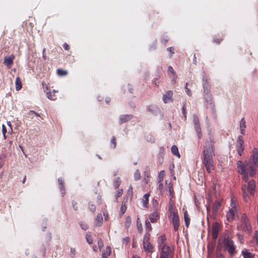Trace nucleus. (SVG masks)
Here are the masks:
<instances>
[{
    "label": "nucleus",
    "mask_w": 258,
    "mask_h": 258,
    "mask_svg": "<svg viewBox=\"0 0 258 258\" xmlns=\"http://www.w3.org/2000/svg\"><path fill=\"white\" fill-rule=\"evenodd\" d=\"M214 142L213 139L210 137V143L207 142L204 147L202 163L206 168V171L211 173L214 170L213 156H214Z\"/></svg>",
    "instance_id": "nucleus-1"
},
{
    "label": "nucleus",
    "mask_w": 258,
    "mask_h": 258,
    "mask_svg": "<svg viewBox=\"0 0 258 258\" xmlns=\"http://www.w3.org/2000/svg\"><path fill=\"white\" fill-rule=\"evenodd\" d=\"M237 167L238 172L242 175V179L246 182L248 181V175L253 177L255 174L256 169L253 165L248 164L245 165L240 160L237 161Z\"/></svg>",
    "instance_id": "nucleus-2"
},
{
    "label": "nucleus",
    "mask_w": 258,
    "mask_h": 258,
    "mask_svg": "<svg viewBox=\"0 0 258 258\" xmlns=\"http://www.w3.org/2000/svg\"><path fill=\"white\" fill-rule=\"evenodd\" d=\"M224 250L227 251L230 256H234L237 252L236 246L234 244V241L229 236L224 237L221 243Z\"/></svg>",
    "instance_id": "nucleus-3"
},
{
    "label": "nucleus",
    "mask_w": 258,
    "mask_h": 258,
    "mask_svg": "<svg viewBox=\"0 0 258 258\" xmlns=\"http://www.w3.org/2000/svg\"><path fill=\"white\" fill-rule=\"evenodd\" d=\"M168 217L173 225L174 231H178L179 226V219L177 210L175 209L173 205L171 202H170L169 204Z\"/></svg>",
    "instance_id": "nucleus-4"
},
{
    "label": "nucleus",
    "mask_w": 258,
    "mask_h": 258,
    "mask_svg": "<svg viewBox=\"0 0 258 258\" xmlns=\"http://www.w3.org/2000/svg\"><path fill=\"white\" fill-rule=\"evenodd\" d=\"M255 182L253 179L250 180L247 184L242 186L243 198L245 201L247 202L249 199L248 194L253 195L255 191Z\"/></svg>",
    "instance_id": "nucleus-5"
},
{
    "label": "nucleus",
    "mask_w": 258,
    "mask_h": 258,
    "mask_svg": "<svg viewBox=\"0 0 258 258\" xmlns=\"http://www.w3.org/2000/svg\"><path fill=\"white\" fill-rule=\"evenodd\" d=\"M240 224L237 225V229L246 232L250 234L251 232V227L248 218L246 214L243 213L240 219Z\"/></svg>",
    "instance_id": "nucleus-6"
},
{
    "label": "nucleus",
    "mask_w": 258,
    "mask_h": 258,
    "mask_svg": "<svg viewBox=\"0 0 258 258\" xmlns=\"http://www.w3.org/2000/svg\"><path fill=\"white\" fill-rule=\"evenodd\" d=\"M237 213V204L234 198H232L231 200L230 208L226 213L227 220L229 222L233 221L235 216Z\"/></svg>",
    "instance_id": "nucleus-7"
},
{
    "label": "nucleus",
    "mask_w": 258,
    "mask_h": 258,
    "mask_svg": "<svg viewBox=\"0 0 258 258\" xmlns=\"http://www.w3.org/2000/svg\"><path fill=\"white\" fill-rule=\"evenodd\" d=\"M205 104L207 109L214 113L215 111V104L212 95L211 93H207L204 95Z\"/></svg>",
    "instance_id": "nucleus-8"
},
{
    "label": "nucleus",
    "mask_w": 258,
    "mask_h": 258,
    "mask_svg": "<svg viewBox=\"0 0 258 258\" xmlns=\"http://www.w3.org/2000/svg\"><path fill=\"white\" fill-rule=\"evenodd\" d=\"M160 258H169L170 255L173 256V250L170 246H164L161 249H159Z\"/></svg>",
    "instance_id": "nucleus-9"
},
{
    "label": "nucleus",
    "mask_w": 258,
    "mask_h": 258,
    "mask_svg": "<svg viewBox=\"0 0 258 258\" xmlns=\"http://www.w3.org/2000/svg\"><path fill=\"white\" fill-rule=\"evenodd\" d=\"M193 121L194 123L195 129L197 133V135L199 139L202 138V133L200 125V122L198 116L196 114L193 115Z\"/></svg>",
    "instance_id": "nucleus-10"
},
{
    "label": "nucleus",
    "mask_w": 258,
    "mask_h": 258,
    "mask_svg": "<svg viewBox=\"0 0 258 258\" xmlns=\"http://www.w3.org/2000/svg\"><path fill=\"white\" fill-rule=\"evenodd\" d=\"M244 139L242 136H239L236 141V149L237 153L241 156L244 150Z\"/></svg>",
    "instance_id": "nucleus-11"
},
{
    "label": "nucleus",
    "mask_w": 258,
    "mask_h": 258,
    "mask_svg": "<svg viewBox=\"0 0 258 258\" xmlns=\"http://www.w3.org/2000/svg\"><path fill=\"white\" fill-rule=\"evenodd\" d=\"M220 225L217 223H214L212 226V236L214 240H216L218 236Z\"/></svg>",
    "instance_id": "nucleus-12"
},
{
    "label": "nucleus",
    "mask_w": 258,
    "mask_h": 258,
    "mask_svg": "<svg viewBox=\"0 0 258 258\" xmlns=\"http://www.w3.org/2000/svg\"><path fill=\"white\" fill-rule=\"evenodd\" d=\"M221 207V203L219 201H215L212 206V215L215 218L217 215V213Z\"/></svg>",
    "instance_id": "nucleus-13"
},
{
    "label": "nucleus",
    "mask_w": 258,
    "mask_h": 258,
    "mask_svg": "<svg viewBox=\"0 0 258 258\" xmlns=\"http://www.w3.org/2000/svg\"><path fill=\"white\" fill-rule=\"evenodd\" d=\"M173 92L172 91H168L163 96V101L165 103H167L172 101Z\"/></svg>",
    "instance_id": "nucleus-14"
},
{
    "label": "nucleus",
    "mask_w": 258,
    "mask_h": 258,
    "mask_svg": "<svg viewBox=\"0 0 258 258\" xmlns=\"http://www.w3.org/2000/svg\"><path fill=\"white\" fill-rule=\"evenodd\" d=\"M166 237L165 235H162L158 238V243L159 249H161L165 246H168L166 243Z\"/></svg>",
    "instance_id": "nucleus-15"
},
{
    "label": "nucleus",
    "mask_w": 258,
    "mask_h": 258,
    "mask_svg": "<svg viewBox=\"0 0 258 258\" xmlns=\"http://www.w3.org/2000/svg\"><path fill=\"white\" fill-rule=\"evenodd\" d=\"M167 71L169 77L171 78L172 81L175 83L177 78V76L173 68L171 66L168 67Z\"/></svg>",
    "instance_id": "nucleus-16"
},
{
    "label": "nucleus",
    "mask_w": 258,
    "mask_h": 258,
    "mask_svg": "<svg viewBox=\"0 0 258 258\" xmlns=\"http://www.w3.org/2000/svg\"><path fill=\"white\" fill-rule=\"evenodd\" d=\"M14 55L12 54L9 57H5L4 58V63L7 67H11L13 63V60L14 59Z\"/></svg>",
    "instance_id": "nucleus-17"
},
{
    "label": "nucleus",
    "mask_w": 258,
    "mask_h": 258,
    "mask_svg": "<svg viewBox=\"0 0 258 258\" xmlns=\"http://www.w3.org/2000/svg\"><path fill=\"white\" fill-rule=\"evenodd\" d=\"M251 157L254 165H258V149L257 148H254L253 149Z\"/></svg>",
    "instance_id": "nucleus-18"
},
{
    "label": "nucleus",
    "mask_w": 258,
    "mask_h": 258,
    "mask_svg": "<svg viewBox=\"0 0 258 258\" xmlns=\"http://www.w3.org/2000/svg\"><path fill=\"white\" fill-rule=\"evenodd\" d=\"M241 254L243 258H254L255 254L250 252L248 249H244L242 250Z\"/></svg>",
    "instance_id": "nucleus-19"
},
{
    "label": "nucleus",
    "mask_w": 258,
    "mask_h": 258,
    "mask_svg": "<svg viewBox=\"0 0 258 258\" xmlns=\"http://www.w3.org/2000/svg\"><path fill=\"white\" fill-rule=\"evenodd\" d=\"M150 196L149 192H148L145 194L142 199V203L143 204V206L144 208H148V202H149V198Z\"/></svg>",
    "instance_id": "nucleus-20"
},
{
    "label": "nucleus",
    "mask_w": 258,
    "mask_h": 258,
    "mask_svg": "<svg viewBox=\"0 0 258 258\" xmlns=\"http://www.w3.org/2000/svg\"><path fill=\"white\" fill-rule=\"evenodd\" d=\"M111 254V248L109 246H107L104 249L102 250V258H108Z\"/></svg>",
    "instance_id": "nucleus-21"
},
{
    "label": "nucleus",
    "mask_w": 258,
    "mask_h": 258,
    "mask_svg": "<svg viewBox=\"0 0 258 258\" xmlns=\"http://www.w3.org/2000/svg\"><path fill=\"white\" fill-rule=\"evenodd\" d=\"M143 247L145 251L152 252L153 249V245L150 243L149 241L143 243Z\"/></svg>",
    "instance_id": "nucleus-22"
},
{
    "label": "nucleus",
    "mask_w": 258,
    "mask_h": 258,
    "mask_svg": "<svg viewBox=\"0 0 258 258\" xmlns=\"http://www.w3.org/2000/svg\"><path fill=\"white\" fill-rule=\"evenodd\" d=\"M150 220L152 223H155L159 219V215L157 212H153L150 216Z\"/></svg>",
    "instance_id": "nucleus-23"
},
{
    "label": "nucleus",
    "mask_w": 258,
    "mask_h": 258,
    "mask_svg": "<svg viewBox=\"0 0 258 258\" xmlns=\"http://www.w3.org/2000/svg\"><path fill=\"white\" fill-rule=\"evenodd\" d=\"M132 118H133V116L131 115H128V114L122 115L120 116V123L125 122L130 120V119H131Z\"/></svg>",
    "instance_id": "nucleus-24"
},
{
    "label": "nucleus",
    "mask_w": 258,
    "mask_h": 258,
    "mask_svg": "<svg viewBox=\"0 0 258 258\" xmlns=\"http://www.w3.org/2000/svg\"><path fill=\"white\" fill-rule=\"evenodd\" d=\"M203 88H204V95L207 93H210V85L209 84L207 80H205L204 83H203Z\"/></svg>",
    "instance_id": "nucleus-25"
},
{
    "label": "nucleus",
    "mask_w": 258,
    "mask_h": 258,
    "mask_svg": "<svg viewBox=\"0 0 258 258\" xmlns=\"http://www.w3.org/2000/svg\"><path fill=\"white\" fill-rule=\"evenodd\" d=\"M16 89L19 91L22 87L21 80L19 77H17L15 81Z\"/></svg>",
    "instance_id": "nucleus-26"
},
{
    "label": "nucleus",
    "mask_w": 258,
    "mask_h": 258,
    "mask_svg": "<svg viewBox=\"0 0 258 258\" xmlns=\"http://www.w3.org/2000/svg\"><path fill=\"white\" fill-rule=\"evenodd\" d=\"M171 150L172 153L174 155L177 156L178 158H180V155L178 152V148L176 145H173L171 147Z\"/></svg>",
    "instance_id": "nucleus-27"
},
{
    "label": "nucleus",
    "mask_w": 258,
    "mask_h": 258,
    "mask_svg": "<svg viewBox=\"0 0 258 258\" xmlns=\"http://www.w3.org/2000/svg\"><path fill=\"white\" fill-rule=\"evenodd\" d=\"M103 221V217L101 213L98 214L95 219L96 225L98 226L101 225Z\"/></svg>",
    "instance_id": "nucleus-28"
},
{
    "label": "nucleus",
    "mask_w": 258,
    "mask_h": 258,
    "mask_svg": "<svg viewBox=\"0 0 258 258\" xmlns=\"http://www.w3.org/2000/svg\"><path fill=\"white\" fill-rule=\"evenodd\" d=\"M86 239L89 244H92L93 243V238L90 232H88L86 233Z\"/></svg>",
    "instance_id": "nucleus-29"
},
{
    "label": "nucleus",
    "mask_w": 258,
    "mask_h": 258,
    "mask_svg": "<svg viewBox=\"0 0 258 258\" xmlns=\"http://www.w3.org/2000/svg\"><path fill=\"white\" fill-rule=\"evenodd\" d=\"M184 219L186 227H188L190 224V218L188 212L186 211L184 212Z\"/></svg>",
    "instance_id": "nucleus-30"
},
{
    "label": "nucleus",
    "mask_w": 258,
    "mask_h": 258,
    "mask_svg": "<svg viewBox=\"0 0 258 258\" xmlns=\"http://www.w3.org/2000/svg\"><path fill=\"white\" fill-rule=\"evenodd\" d=\"M55 91L53 90V92H47L46 95L47 97L51 100H55L57 98L55 94Z\"/></svg>",
    "instance_id": "nucleus-31"
},
{
    "label": "nucleus",
    "mask_w": 258,
    "mask_h": 258,
    "mask_svg": "<svg viewBox=\"0 0 258 258\" xmlns=\"http://www.w3.org/2000/svg\"><path fill=\"white\" fill-rule=\"evenodd\" d=\"M121 183V179L120 177H117L113 182V186L115 188H118Z\"/></svg>",
    "instance_id": "nucleus-32"
},
{
    "label": "nucleus",
    "mask_w": 258,
    "mask_h": 258,
    "mask_svg": "<svg viewBox=\"0 0 258 258\" xmlns=\"http://www.w3.org/2000/svg\"><path fill=\"white\" fill-rule=\"evenodd\" d=\"M58 181L59 184V188L62 191H63L64 190V180L62 178H59Z\"/></svg>",
    "instance_id": "nucleus-33"
},
{
    "label": "nucleus",
    "mask_w": 258,
    "mask_h": 258,
    "mask_svg": "<svg viewBox=\"0 0 258 258\" xmlns=\"http://www.w3.org/2000/svg\"><path fill=\"white\" fill-rule=\"evenodd\" d=\"M57 74L59 76H64L68 74V72L66 70L58 69L57 70Z\"/></svg>",
    "instance_id": "nucleus-34"
},
{
    "label": "nucleus",
    "mask_w": 258,
    "mask_h": 258,
    "mask_svg": "<svg viewBox=\"0 0 258 258\" xmlns=\"http://www.w3.org/2000/svg\"><path fill=\"white\" fill-rule=\"evenodd\" d=\"M126 210V207L123 204V202H122L121 204V206L120 207V216H122L124 214Z\"/></svg>",
    "instance_id": "nucleus-35"
},
{
    "label": "nucleus",
    "mask_w": 258,
    "mask_h": 258,
    "mask_svg": "<svg viewBox=\"0 0 258 258\" xmlns=\"http://www.w3.org/2000/svg\"><path fill=\"white\" fill-rule=\"evenodd\" d=\"M116 146V138L114 136H113L111 140V148L114 149Z\"/></svg>",
    "instance_id": "nucleus-36"
},
{
    "label": "nucleus",
    "mask_w": 258,
    "mask_h": 258,
    "mask_svg": "<svg viewBox=\"0 0 258 258\" xmlns=\"http://www.w3.org/2000/svg\"><path fill=\"white\" fill-rule=\"evenodd\" d=\"M145 227H146V230L148 231H150L152 229V227L150 223V221H149L148 220H146L145 222Z\"/></svg>",
    "instance_id": "nucleus-37"
},
{
    "label": "nucleus",
    "mask_w": 258,
    "mask_h": 258,
    "mask_svg": "<svg viewBox=\"0 0 258 258\" xmlns=\"http://www.w3.org/2000/svg\"><path fill=\"white\" fill-rule=\"evenodd\" d=\"M164 175L165 173L164 170L161 171L160 172L158 175V179L159 182H161V181L163 180Z\"/></svg>",
    "instance_id": "nucleus-38"
},
{
    "label": "nucleus",
    "mask_w": 258,
    "mask_h": 258,
    "mask_svg": "<svg viewBox=\"0 0 258 258\" xmlns=\"http://www.w3.org/2000/svg\"><path fill=\"white\" fill-rule=\"evenodd\" d=\"M88 208L91 211L94 212L96 210V207L95 205L92 204V202H89L88 204Z\"/></svg>",
    "instance_id": "nucleus-39"
},
{
    "label": "nucleus",
    "mask_w": 258,
    "mask_h": 258,
    "mask_svg": "<svg viewBox=\"0 0 258 258\" xmlns=\"http://www.w3.org/2000/svg\"><path fill=\"white\" fill-rule=\"evenodd\" d=\"M134 178L136 180H138L141 178V174L139 170H136L134 174Z\"/></svg>",
    "instance_id": "nucleus-40"
},
{
    "label": "nucleus",
    "mask_w": 258,
    "mask_h": 258,
    "mask_svg": "<svg viewBox=\"0 0 258 258\" xmlns=\"http://www.w3.org/2000/svg\"><path fill=\"white\" fill-rule=\"evenodd\" d=\"M137 228H138V230L139 232L140 233H142L143 232L142 225L141 223L139 222L138 221V220L137 221Z\"/></svg>",
    "instance_id": "nucleus-41"
},
{
    "label": "nucleus",
    "mask_w": 258,
    "mask_h": 258,
    "mask_svg": "<svg viewBox=\"0 0 258 258\" xmlns=\"http://www.w3.org/2000/svg\"><path fill=\"white\" fill-rule=\"evenodd\" d=\"M150 236V234L148 232L146 233L145 234L144 239H143V243L147 242L149 241Z\"/></svg>",
    "instance_id": "nucleus-42"
},
{
    "label": "nucleus",
    "mask_w": 258,
    "mask_h": 258,
    "mask_svg": "<svg viewBox=\"0 0 258 258\" xmlns=\"http://www.w3.org/2000/svg\"><path fill=\"white\" fill-rule=\"evenodd\" d=\"M98 246L100 250L104 246L103 242L101 238L98 240Z\"/></svg>",
    "instance_id": "nucleus-43"
},
{
    "label": "nucleus",
    "mask_w": 258,
    "mask_h": 258,
    "mask_svg": "<svg viewBox=\"0 0 258 258\" xmlns=\"http://www.w3.org/2000/svg\"><path fill=\"white\" fill-rule=\"evenodd\" d=\"M76 255V249L75 248L71 247L70 249V256L74 258Z\"/></svg>",
    "instance_id": "nucleus-44"
},
{
    "label": "nucleus",
    "mask_w": 258,
    "mask_h": 258,
    "mask_svg": "<svg viewBox=\"0 0 258 258\" xmlns=\"http://www.w3.org/2000/svg\"><path fill=\"white\" fill-rule=\"evenodd\" d=\"M187 85H188V83H186L185 84V92H186V94L188 96H191L192 95V93L191 92V90L187 88Z\"/></svg>",
    "instance_id": "nucleus-45"
},
{
    "label": "nucleus",
    "mask_w": 258,
    "mask_h": 258,
    "mask_svg": "<svg viewBox=\"0 0 258 258\" xmlns=\"http://www.w3.org/2000/svg\"><path fill=\"white\" fill-rule=\"evenodd\" d=\"M122 194H123V189H118L116 193V199H117L118 197H120V196H121Z\"/></svg>",
    "instance_id": "nucleus-46"
},
{
    "label": "nucleus",
    "mask_w": 258,
    "mask_h": 258,
    "mask_svg": "<svg viewBox=\"0 0 258 258\" xmlns=\"http://www.w3.org/2000/svg\"><path fill=\"white\" fill-rule=\"evenodd\" d=\"M2 133H3V135L4 139H6V134L7 133V128H6V126L4 124H3V125H2Z\"/></svg>",
    "instance_id": "nucleus-47"
},
{
    "label": "nucleus",
    "mask_w": 258,
    "mask_h": 258,
    "mask_svg": "<svg viewBox=\"0 0 258 258\" xmlns=\"http://www.w3.org/2000/svg\"><path fill=\"white\" fill-rule=\"evenodd\" d=\"M169 191L170 196L172 198L173 197L174 190H173V186L170 183L169 184Z\"/></svg>",
    "instance_id": "nucleus-48"
},
{
    "label": "nucleus",
    "mask_w": 258,
    "mask_h": 258,
    "mask_svg": "<svg viewBox=\"0 0 258 258\" xmlns=\"http://www.w3.org/2000/svg\"><path fill=\"white\" fill-rule=\"evenodd\" d=\"M240 128H246V122H245V120L244 119V118H242L241 120Z\"/></svg>",
    "instance_id": "nucleus-49"
},
{
    "label": "nucleus",
    "mask_w": 258,
    "mask_h": 258,
    "mask_svg": "<svg viewBox=\"0 0 258 258\" xmlns=\"http://www.w3.org/2000/svg\"><path fill=\"white\" fill-rule=\"evenodd\" d=\"M72 205H73V208L75 210L77 211L78 210V207L77 206V203L75 201H73L72 202Z\"/></svg>",
    "instance_id": "nucleus-50"
},
{
    "label": "nucleus",
    "mask_w": 258,
    "mask_h": 258,
    "mask_svg": "<svg viewBox=\"0 0 258 258\" xmlns=\"http://www.w3.org/2000/svg\"><path fill=\"white\" fill-rule=\"evenodd\" d=\"M222 40H223L222 38H215L214 39V42L215 43H216V44H219L222 41Z\"/></svg>",
    "instance_id": "nucleus-51"
},
{
    "label": "nucleus",
    "mask_w": 258,
    "mask_h": 258,
    "mask_svg": "<svg viewBox=\"0 0 258 258\" xmlns=\"http://www.w3.org/2000/svg\"><path fill=\"white\" fill-rule=\"evenodd\" d=\"M254 238L255 240L256 243H258V231L256 230L254 232Z\"/></svg>",
    "instance_id": "nucleus-52"
},
{
    "label": "nucleus",
    "mask_w": 258,
    "mask_h": 258,
    "mask_svg": "<svg viewBox=\"0 0 258 258\" xmlns=\"http://www.w3.org/2000/svg\"><path fill=\"white\" fill-rule=\"evenodd\" d=\"M80 226L82 227V228L85 230H86L87 229H88V226L86 224L81 223L80 224Z\"/></svg>",
    "instance_id": "nucleus-53"
},
{
    "label": "nucleus",
    "mask_w": 258,
    "mask_h": 258,
    "mask_svg": "<svg viewBox=\"0 0 258 258\" xmlns=\"http://www.w3.org/2000/svg\"><path fill=\"white\" fill-rule=\"evenodd\" d=\"M42 86H43V89L45 91L46 90H48V87L47 85L46 84V83L44 82H42Z\"/></svg>",
    "instance_id": "nucleus-54"
},
{
    "label": "nucleus",
    "mask_w": 258,
    "mask_h": 258,
    "mask_svg": "<svg viewBox=\"0 0 258 258\" xmlns=\"http://www.w3.org/2000/svg\"><path fill=\"white\" fill-rule=\"evenodd\" d=\"M167 50L171 53V55H170V57H171L172 56V54L174 53V49L173 48V47H170L167 48Z\"/></svg>",
    "instance_id": "nucleus-55"
},
{
    "label": "nucleus",
    "mask_w": 258,
    "mask_h": 258,
    "mask_svg": "<svg viewBox=\"0 0 258 258\" xmlns=\"http://www.w3.org/2000/svg\"><path fill=\"white\" fill-rule=\"evenodd\" d=\"M216 258H224V256L223 254H222L221 252H217Z\"/></svg>",
    "instance_id": "nucleus-56"
},
{
    "label": "nucleus",
    "mask_w": 258,
    "mask_h": 258,
    "mask_svg": "<svg viewBox=\"0 0 258 258\" xmlns=\"http://www.w3.org/2000/svg\"><path fill=\"white\" fill-rule=\"evenodd\" d=\"M182 113L183 114V115L184 116V117L186 118V108H185V106H183L182 107Z\"/></svg>",
    "instance_id": "nucleus-57"
},
{
    "label": "nucleus",
    "mask_w": 258,
    "mask_h": 258,
    "mask_svg": "<svg viewBox=\"0 0 258 258\" xmlns=\"http://www.w3.org/2000/svg\"><path fill=\"white\" fill-rule=\"evenodd\" d=\"M237 236L238 237V239L240 241V242L242 243V241L243 240V236L241 235V234H237Z\"/></svg>",
    "instance_id": "nucleus-58"
},
{
    "label": "nucleus",
    "mask_w": 258,
    "mask_h": 258,
    "mask_svg": "<svg viewBox=\"0 0 258 258\" xmlns=\"http://www.w3.org/2000/svg\"><path fill=\"white\" fill-rule=\"evenodd\" d=\"M63 47L64 48V49L66 50H69L70 49V47H69V45L68 44H67V43H64L63 45Z\"/></svg>",
    "instance_id": "nucleus-59"
},
{
    "label": "nucleus",
    "mask_w": 258,
    "mask_h": 258,
    "mask_svg": "<svg viewBox=\"0 0 258 258\" xmlns=\"http://www.w3.org/2000/svg\"><path fill=\"white\" fill-rule=\"evenodd\" d=\"M153 83L156 86H158V84L159 83V82L158 81V79L154 78L153 80Z\"/></svg>",
    "instance_id": "nucleus-60"
},
{
    "label": "nucleus",
    "mask_w": 258,
    "mask_h": 258,
    "mask_svg": "<svg viewBox=\"0 0 258 258\" xmlns=\"http://www.w3.org/2000/svg\"><path fill=\"white\" fill-rule=\"evenodd\" d=\"M126 224H130V223H131V218H130V216H127L126 218Z\"/></svg>",
    "instance_id": "nucleus-61"
},
{
    "label": "nucleus",
    "mask_w": 258,
    "mask_h": 258,
    "mask_svg": "<svg viewBox=\"0 0 258 258\" xmlns=\"http://www.w3.org/2000/svg\"><path fill=\"white\" fill-rule=\"evenodd\" d=\"M30 113H35V115L38 116V117H41L40 115L39 114H38V113L36 112L35 111H34L33 110H30Z\"/></svg>",
    "instance_id": "nucleus-62"
},
{
    "label": "nucleus",
    "mask_w": 258,
    "mask_h": 258,
    "mask_svg": "<svg viewBox=\"0 0 258 258\" xmlns=\"http://www.w3.org/2000/svg\"><path fill=\"white\" fill-rule=\"evenodd\" d=\"M128 89L131 93H132L133 92V88L131 85H128Z\"/></svg>",
    "instance_id": "nucleus-63"
},
{
    "label": "nucleus",
    "mask_w": 258,
    "mask_h": 258,
    "mask_svg": "<svg viewBox=\"0 0 258 258\" xmlns=\"http://www.w3.org/2000/svg\"><path fill=\"white\" fill-rule=\"evenodd\" d=\"M103 215L104 216L105 220H108V214L106 213V212H103Z\"/></svg>",
    "instance_id": "nucleus-64"
}]
</instances>
